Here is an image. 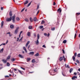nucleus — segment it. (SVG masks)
Returning a JSON list of instances; mask_svg holds the SVG:
<instances>
[{
    "mask_svg": "<svg viewBox=\"0 0 80 80\" xmlns=\"http://www.w3.org/2000/svg\"><path fill=\"white\" fill-rule=\"evenodd\" d=\"M1 10H3V7H1Z\"/></svg>",
    "mask_w": 80,
    "mask_h": 80,
    "instance_id": "nucleus-58",
    "label": "nucleus"
},
{
    "mask_svg": "<svg viewBox=\"0 0 80 80\" xmlns=\"http://www.w3.org/2000/svg\"><path fill=\"white\" fill-rule=\"evenodd\" d=\"M10 57H11L10 55H9L8 57L7 58L6 60H8V59H10Z\"/></svg>",
    "mask_w": 80,
    "mask_h": 80,
    "instance_id": "nucleus-20",
    "label": "nucleus"
},
{
    "mask_svg": "<svg viewBox=\"0 0 80 80\" xmlns=\"http://www.w3.org/2000/svg\"><path fill=\"white\" fill-rule=\"evenodd\" d=\"M77 57H80V53L78 54Z\"/></svg>",
    "mask_w": 80,
    "mask_h": 80,
    "instance_id": "nucleus-37",
    "label": "nucleus"
},
{
    "mask_svg": "<svg viewBox=\"0 0 80 80\" xmlns=\"http://www.w3.org/2000/svg\"><path fill=\"white\" fill-rule=\"evenodd\" d=\"M22 38H23V36H22L21 38L19 40V42H20L21 41H22Z\"/></svg>",
    "mask_w": 80,
    "mask_h": 80,
    "instance_id": "nucleus-42",
    "label": "nucleus"
},
{
    "mask_svg": "<svg viewBox=\"0 0 80 80\" xmlns=\"http://www.w3.org/2000/svg\"><path fill=\"white\" fill-rule=\"evenodd\" d=\"M40 38V35L39 34H37V39L39 40Z\"/></svg>",
    "mask_w": 80,
    "mask_h": 80,
    "instance_id": "nucleus-15",
    "label": "nucleus"
},
{
    "mask_svg": "<svg viewBox=\"0 0 80 80\" xmlns=\"http://www.w3.org/2000/svg\"><path fill=\"white\" fill-rule=\"evenodd\" d=\"M74 75H77V73L76 72H74Z\"/></svg>",
    "mask_w": 80,
    "mask_h": 80,
    "instance_id": "nucleus-51",
    "label": "nucleus"
},
{
    "mask_svg": "<svg viewBox=\"0 0 80 80\" xmlns=\"http://www.w3.org/2000/svg\"><path fill=\"white\" fill-rule=\"evenodd\" d=\"M15 15H14L12 17H10V18H8L6 19L7 22H10L11 20H12L13 23H15Z\"/></svg>",
    "mask_w": 80,
    "mask_h": 80,
    "instance_id": "nucleus-1",
    "label": "nucleus"
},
{
    "mask_svg": "<svg viewBox=\"0 0 80 80\" xmlns=\"http://www.w3.org/2000/svg\"><path fill=\"white\" fill-rule=\"evenodd\" d=\"M40 12V11L39 10H38V12H37V14H38V13H39V12Z\"/></svg>",
    "mask_w": 80,
    "mask_h": 80,
    "instance_id": "nucleus-60",
    "label": "nucleus"
},
{
    "mask_svg": "<svg viewBox=\"0 0 80 80\" xmlns=\"http://www.w3.org/2000/svg\"><path fill=\"white\" fill-rule=\"evenodd\" d=\"M34 21V22H36L37 21V18L36 17H34L33 18Z\"/></svg>",
    "mask_w": 80,
    "mask_h": 80,
    "instance_id": "nucleus-23",
    "label": "nucleus"
},
{
    "mask_svg": "<svg viewBox=\"0 0 80 80\" xmlns=\"http://www.w3.org/2000/svg\"><path fill=\"white\" fill-rule=\"evenodd\" d=\"M33 36L35 37H35H36L37 36V34H36V33H33Z\"/></svg>",
    "mask_w": 80,
    "mask_h": 80,
    "instance_id": "nucleus-33",
    "label": "nucleus"
},
{
    "mask_svg": "<svg viewBox=\"0 0 80 80\" xmlns=\"http://www.w3.org/2000/svg\"><path fill=\"white\" fill-rule=\"evenodd\" d=\"M31 60V59L30 58H28L27 59V61L28 62Z\"/></svg>",
    "mask_w": 80,
    "mask_h": 80,
    "instance_id": "nucleus-16",
    "label": "nucleus"
},
{
    "mask_svg": "<svg viewBox=\"0 0 80 80\" xmlns=\"http://www.w3.org/2000/svg\"><path fill=\"white\" fill-rule=\"evenodd\" d=\"M18 57H20V58H24L23 56L21 55V54H19Z\"/></svg>",
    "mask_w": 80,
    "mask_h": 80,
    "instance_id": "nucleus-6",
    "label": "nucleus"
},
{
    "mask_svg": "<svg viewBox=\"0 0 80 80\" xmlns=\"http://www.w3.org/2000/svg\"><path fill=\"white\" fill-rule=\"evenodd\" d=\"M21 68L22 69V70H25V68H22V67H21Z\"/></svg>",
    "mask_w": 80,
    "mask_h": 80,
    "instance_id": "nucleus-48",
    "label": "nucleus"
},
{
    "mask_svg": "<svg viewBox=\"0 0 80 80\" xmlns=\"http://www.w3.org/2000/svg\"><path fill=\"white\" fill-rule=\"evenodd\" d=\"M76 15H80V13H76Z\"/></svg>",
    "mask_w": 80,
    "mask_h": 80,
    "instance_id": "nucleus-53",
    "label": "nucleus"
},
{
    "mask_svg": "<svg viewBox=\"0 0 80 80\" xmlns=\"http://www.w3.org/2000/svg\"><path fill=\"white\" fill-rule=\"evenodd\" d=\"M62 57H63V58L64 59V60L65 62V56H62Z\"/></svg>",
    "mask_w": 80,
    "mask_h": 80,
    "instance_id": "nucleus-46",
    "label": "nucleus"
},
{
    "mask_svg": "<svg viewBox=\"0 0 80 80\" xmlns=\"http://www.w3.org/2000/svg\"><path fill=\"white\" fill-rule=\"evenodd\" d=\"M27 35L28 37H30V35H31V33H30V32H28L27 33Z\"/></svg>",
    "mask_w": 80,
    "mask_h": 80,
    "instance_id": "nucleus-9",
    "label": "nucleus"
},
{
    "mask_svg": "<svg viewBox=\"0 0 80 80\" xmlns=\"http://www.w3.org/2000/svg\"><path fill=\"white\" fill-rule=\"evenodd\" d=\"M56 4V3H55V2H54L53 5H55Z\"/></svg>",
    "mask_w": 80,
    "mask_h": 80,
    "instance_id": "nucleus-55",
    "label": "nucleus"
},
{
    "mask_svg": "<svg viewBox=\"0 0 80 80\" xmlns=\"http://www.w3.org/2000/svg\"><path fill=\"white\" fill-rule=\"evenodd\" d=\"M47 37H49V36H50V34L49 33H48V35H47Z\"/></svg>",
    "mask_w": 80,
    "mask_h": 80,
    "instance_id": "nucleus-54",
    "label": "nucleus"
},
{
    "mask_svg": "<svg viewBox=\"0 0 80 80\" xmlns=\"http://www.w3.org/2000/svg\"><path fill=\"white\" fill-rule=\"evenodd\" d=\"M78 71H79V72H80V68H79V69H78Z\"/></svg>",
    "mask_w": 80,
    "mask_h": 80,
    "instance_id": "nucleus-64",
    "label": "nucleus"
},
{
    "mask_svg": "<svg viewBox=\"0 0 80 80\" xmlns=\"http://www.w3.org/2000/svg\"><path fill=\"white\" fill-rule=\"evenodd\" d=\"M76 62L78 63H79V61H78V60H76Z\"/></svg>",
    "mask_w": 80,
    "mask_h": 80,
    "instance_id": "nucleus-39",
    "label": "nucleus"
},
{
    "mask_svg": "<svg viewBox=\"0 0 80 80\" xmlns=\"http://www.w3.org/2000/svg\"><path fill=\"white\" fill-rule=\"evenodd\" d=\"M55 28L54 27L51 28L52 30H53V31L55 30Z\"/></svg>",
    "mask_w": 80,
    "mask_h": 80,
    "instance_id": "nucleus-36",
    "label": "nucleus"
},
{
    "mask_svg": "<svg viewBox=\"0 0 80 80\" xmlns=\"http://www.w3.org/2000/svg\"><path fill=\"white\" fill-rule=\"evenodd\" d=\"M28 3V0H27L26 1V2L24 3V5H26V4H27Z\"/></svg>",
    "mask_w": 80,
    "mask_h": 80,
    "instance_id": "nucleus-25",
    "label": "nucleus"
},
{
    "mask_svg": "<svg viewBox=\"0 0 80 80\" xmlns=\"http://www.w3.org/2000/svg\"><path fill=\"white\" fill-rule=\"evenodd\" d=\"M58 12H59V13H61L62 12V10H61V8H59L58 10Z\"/></svg>",
    "mask_w": 80,
    "mask_h": 80,
    "instance_id": "nucleus-11",
    "label": "nucleus"
},
{
    "mask_svg": "<svg viewBox=\"0 0 80 80\" xmlns=\"http://www.w3.org/2000/svg\"><path fill=\"white\" fill-rule=\"evenodd\" d=\"M66 68H70V67H69V66L68 65H67Z\"/></svg>",
    "mask_w": 80,
    "mask_h": 80,
    "instance_id": "nucleus-43",
    "label": "nucleus"
},
{
    "mask_svg": "<svg viewBox=\"0 0 80 80\" xmlns=\"http://www.w3.org/2000/svg\"><path fill=\"white\" fill-rule=\"evenodd\" d=\"M2 62H3L4 63H7V60H5L4 59H2Z\"/></svg>",
    "mask_w": 80,
    "mask_h": 80,
    "instance_id": "nucleus-3",
    "label": "nucleus"
},
{
    "mask_svg": "<svg viewBox=\"0 0 80 80\" xmlns=\"http://www.w3.org/2000/svg\"><path fill=\"white\" fill-rule=\"evenodd\" d=\"M10 27L11 28H14V26H13L12 25H10Z\"/></svg>",
    "mask_w": 80,
    "mask_h": 80,
    "instance_id": "nucleus-19",
    "label": "nucleus"
},
{
    "mask_svg": "<svg viewBox=\"0 0 80 80\" xmlns=\"http://www.w3.org/2000/svg\"><path fill=\"white\" fill-rule=\"evenodd\" d=\"M39 28H40V29H42V28H43V26H40L39 27Z\"/></svg>",
    "mask_w": 80,
    "mask_h": 80,
    "instance_id": "nucleus-32",
    "label": "nucleus"
},
{
    "mask_svg": "<svg viewBox=\"0 0 80 80\" xmlns=\"http://www.w3.org/2000/svg\"><path fill=\"white\" fill-rule=\"evenodd\" d=\"M5 77L8 78V77H9V76H5Z\"/></svg>",
    "mask_w": 80,
    "mask_h": 80,
    "instance_id": "nucleus-57",
    "label": "nucleus"
},
{
    "mask_svg": "<svg viewBox=\"0 0 80 80\" xmlns=\"http://www.w3.org/2000/svg\"><path fill=\"white\" fill-rule=\"evenodd\" d=\"M13 14H12V11H10L9 12V15L10 17H12V16Z\"/></svg>",
    "mask_w": 80,
    "mask_h": 80,
    "instance_id": "nucleus-8",
    "label": "nucleus"
},
{
    "mask_svg": "<svg viewBox=\"0 0 80 80\" xmlns=\"http://www.w3.org/2000/svg\"><path fill=\"white\" fill-rule=\"evenodd\" d=\"M17 40V42H18L19 40V38H18Z\"/></svg>",
    "mask_w": 80,
    "mask_h": 80,
    "instance_id": "nucleus-56",
    "label": "nucleus"
},
{
    "mask_svg": "<svg viewBox=\"0 0 80 80\" xmlns=\"http://www.w3.org/2000/svg\"><path fill=\"white\" fill-rule=\"evenodd\" d=\"M75 78H77V77L76 76H73L72 78V80H74V79H75Z\"/></svg>",
    "mask_w": 80,
    "mask_h": 80,
    "instance_id": "nucleus-7",
    "label": "nucleus"
},
{
    "mask_svg": "<svg viewBox=\"0 0 80 80\" xmlns=\"http://www.w3.org/2000/svg\"><path fill=\"white\" fill-rule=\"evenodd\" d=\"M73 69L72 68H71L69 70L70 73H72V72L73 71Z\"/></svg>",
    "mask_w": 80,
    "mask_h": 80,
    "instance_id": "nucleus-22",
    "label": "nucleus"
},
{
    "mask_svg": "<svg viewBox=\"0 0 80 80\" xmlns=\"http://www.w3.org/2000/svg\"><path fill=\"white\" fill-rule=\"evenodd\" d=\"M11 33L10 32H8L6 33V34H9V35H10Z\"/></svg>",
    "mask_w": 80,
    "mask_h": 80,
    "instance_id": "nucleus-52",
    "label": "nucleus"
},
{
    "mask_svg": "<svg viewBox=\"0 0 80 80\" xmlns=\"http://www.w3.org/2000/svg\"><path fill=\"white\" fill-rule=\"evenodd\" d=\"M7 65L8 66V67H9L10 66V63H9V62H7Z\"/></svg>",
    "mask_w": 80,
    "mask_h": 80,
    "instance_id": "nucleus-35",
    "label": "nucleus"
},
{
    "mask_svg": "<svg viewBox=\"0 0 80 80\" xmlns=\"http://www.w3.org/2000/svg\"><path fill=\"white\" fill-rule=\"evenodd\" d=\"M67 43V40H64L63 41V43Z\"/></svg>",
    "mask_w": 80,
    "mask_h": 80,
    "instance_id": "nucleus-30",
    "label": "nucleus"
},
{
    "mask_svg": "<svg viewBox=\"0 0 80 80\" xmlns=\"http://www.w3.org/2000/svg\"><path fill=\"white\" fill-rule=\"evenodd\" d=\"M62 60H63V58L62 57H60L59 58V61H60V62H62Z\"/></svg>",
    "mask_w": 80,
    "mask_h": 80,
    "instance_id": "nucleus-17",
    "label": "nucleus"
},
{
    "mask_svg": "<svg viewBox=\"0 0 80 80\" xmlns=\"http://www.w3.org/2000/svg\"><path fill=\"white\" fill-rule=\"evenodd\" d=\"M29 55H33L34 54V52H30V53H29Z\"/></svg>",
    "mask_w": 80,
    "mask_h": 80,
    "instance_id": "nucleus-12",
    "label": "nucleus"
},
{
    "mask_svg": "<svg viewBox=\"0 0 80 80\" xmlns=\"http://www.w3.org/2000/svg\"><path fill=\"white\" fill-rule=\"evenodd\" d=\"M62 51L63 52V53H64V54H65V51L64 50H63V49L62 50Z\"/></svg>",
    "mask_w": 80,
    "mask_h": 80,
    "instance_id": "nucleus-45",
    "label": "nucleus"
},
{
    "mask_svg": "<svg viewBox=\"0 0 80 80\" xmlns=\"http://www.w3.org/2000/svg\"><path fill=\"white\" fill-rule=\"evenodd\" d=\"M3 48H2L0 51V53H2V52H3Z\"/></svg>",
    "mask_w": 80,
    "mask_h": 80,
    "instance_id": "nucleus-28",
    "label": "nucleus"
},
{
    "mask_svg": "<svg viewBox=\"0 0 80 80\" xmlns=\"http://www.w3.org/2000/svg\"><path fill=\"white\" fill-rule=\"evenodd\" d=\"M18 28H17L15 30V35H16V34H17V33H18Z\"/></svg>",
    "mask_w": 80,
    "mask_h": 80,
    "instance_id": "nucleus-2",
    "label": "nucleus"
},
{
    "mask_svg": "<svg viewBox=\"0 0 80 80\" xmlns=\"http://www.w3.org/2000/svg\"><path fill=\"white\" fill-rule=\"evenodd\" d=\"M72 60L73 61H75V56H73L72 57Z\"/></svg>",
    "mask_w": 80,
    "mask_h": 80,
    "instance_id": "nucleus-21",
    "label": "nucleus"
},
{
    "mask_svg": "<svg viewBox=\"0 0 80 80\" xmlns=\"http://www.w3.org/2000/svg\"><path fill=\"white\" fill-rule=\"evenodd\" d=\"M54 72H57V68H56L55 69H54Z\"/></svg>",
    "mask_w": 80,
    "mask_h": 80,
    "instance_id": "nucleus-44",
    "label": "nucleus"
},
{
    "mask_svg": "<svg viewBox=\"0 0 80 80\" xmlns=\"http://www.w3.org/2000/svg\"><path fill=\"white\" fill-rule=\"evenodd\" d=\"M32 26H29L28 27L29 29H32Z\"/></svg>",
    "mask_w": 80,
    "mask_h": 80,
    "instance_id": "nucleus-26",
    "label": "nucleus"
},
{
    "mask_svg": "<svg viewBox=\"0 0 80 80\" xmlns=\"http://www.w3.org/2000/svg\"><path fill=\"white\" fill-rule=\"evenodd\" d=\"M34 56L35 57H38V56H39V54H38V53H37L34 55Z\"/></svg>",
    "mask_w": 80,
    "mask_h": 80,
    "instance_id": "nucleus-18",
    "label": "nucleus"
},
{
    "mask_svg": "<svg viewBox=\"0 0 80 80\" xmlns=\"http://www.w3.org/2000/svg\"><path fill=\"white\" fill-rule=\"evenodd\" d=\"M11 60L12 62H14V61H15V58H12L11 59Z\"/></svg>",
    "mask_w": 80,
    "mask_h": 80,
    "instance_id": "nucleus-24",
    "label": "nucleus"
},
{
    "mask_svg": "<svg viewBox=\"0 0 80 80\" xmlns=\"http://www.w3.org/2000/svg\"><path fill=\"white\" fill-rule=\"evenodd\" d=\"M22 32H23V31H21V32L20 33V34H21V33H22Z\"/></svg>",
    "mask_w": 80,
    "mask_h": 80,
    "instance_id": "nucleus-63",
    "label": "nucleus"
},
{
    "mask_svg": "<svg viewBox=\"0 0 80 80\" xmlns=\"http://www.w3.org/2000/svg\"><path fill=\"white\" fill-rule=\"evenodd\" d=\"M44 35H45V36H47V33H44Z\"/></svg>",
    "mask_w": 80,
    "mask_h": 80,
    "instance_id": "nucleus-50",
    "label": "nucleus"
},
{
    "mask_svg": "<svg viewBox=\"0 0 80 80\" xmlns=\"http://www.w3.org/2000/svg\"><path fill=\"white\" fill-rule=\"evenodd\" d=\"M43 48H46V46H45V45H43L42 46Z\"/></svg>",
    "mask_w": 80,
    "mask_h": 80,
    "instance_id": "nucleus-40",
    "label": "nucleus"
},
{
    "mask_svg": "<svg viewBox=\"0 0 80 80\" xmlns=\"http://www.w3.org/2000/svg\"><path fill=\"white\" fill-rule=\"evenodd\" d=\"M20 73V74H21V75H23V74H22V71H21L18 70Z\"/></svg>",
    "mask_w": 80,
    "mask_h": 80,
    "instance_id": "nucleus-34",
    "label": "nucleus"
},
{
    "mask_svg": "<svg viewBox=\"0 0 80 80\" xmlns=\"http://www.w3.org/2000/svg\"><path fill=\"white\" fill-rule=\"evenodd\" d=\"M3 23H4V22H3V21H2L1 22V28H2V27H3Z\"/></svg>",
    "mask_w": 80,
    "mask_h": 80,
    "instance_id": "nucleus-14",
    "label": "nucleus"
},
{
    "mask_svg": "<svg viewBox=\"0 0 80 80\" xmlns=\"http://www.w3.org/2000/svg\"><path fill=\"white\" fill-rule=\"evenodd\" d=\"M24 10H25V8H24L22 9V10L21 11V12H23V11H24Z\"/></svg>",
    "mask_w": 80,
    "mask_h": 80,
    "instance_id": "nucleus-47",
    "label": "nucleus"
},
{
    "mask_svg": "<svg viewBox=\"0 0 80 80\" xmlns=\"http://www.w3.org/2000/svg\"><path fill=\"white\" fill-rule=\"evenodd\" d=\"M38 40L39 39H37V41H35V42L36 43V45H38V44H39V41Z\"/></svg>",
    "mask_w": 80,
    "mask_h": 80,
    "instance_id": "nucleus-5",
    "label": "nucleus"
},
{
    "mask_svg": "<svg viewBox=\"0 0 80 80\" xmlns=\"http://www.w3.org/2000/svg\"><path fill=\"white\" fill-rule=\"evenodd\" d=\"M25 21H26V22H28V19L26 18L25 19Z\"/></svg>",
    "mask_w": 80,
    "mask_h": 80,
    "instance_id": "nucleus-38",
    "label": "nucleus"
},
{
    "mask_svg": "<svg viewBox=\"0 0 80 80\" xmlns=\"http://www.w3.org/2000/svg\"><path fill=\"white\" fill-rule=\"evenodd\" d=\"M45 21H43V20H42L41 22V24H43V23H45Z\"/></svg>",
    "mask_w": 80,
    "mask_h": 80,
    "instance_id": "nucleus-29",
    "label": "nucleus"
},
{
    "mask_svg": "<svg viewBox=\"0 0 80 80\" xmlns=\"http://www.w3.org/2000/svg\"><path fill=\"white\" fill-rule=\"evenodd\" d=\"M30 43V41H28L26 43V47H27L28 45V44Z\"/></svg>",
    "mask_w": 80,
    "mask_h": 80,
    "instance_id": "nucleus-4",
    "label": "nucleus"
},
{
    "mask_svg": "<svg viewBox=\"0 0 80 80\" xmlns=\"http://www.w3.org/2000/svg\"><path fill=\"white\" fill-rule=\"evenodd\" d=\"M77 36V34L75 33V35L74 38H75V36Z\"/></svg>",
    "mask_w": 80,
    "mask_h": 80,
    "instance_id": "nucleus-62",
    "label": "nucleus"
},
{
    "mask_svg": "<svg viewBox=\"0 0 80 80\" xmlns=\"http://www.w3.org/2000/svg\"><path fill=\"white\" fill-rule=\"evenodd\" d=\"M5 43H2V45H5Z\"/></svg>",
    "mask_w": 80,
    "mask_h": 80,
    "instance_id": "nucleus-59",
    "label": "nucleus"
},
{
    "mask_svg": "<svg viewBox=\"0 0 80 80\" xmlns=\"http://www.w3.org/2000/svg\"><path fill=\"white\" fill-rule=\"evenodd\" d=\"M77 53L75 52L74 54V56H75V57H77Z\"/></svg>",
    "mask_w": 80,
    "mask_h": 80,
    "instance_id": "nucleus-49",
    "label": "nucleus"
},
{
    "mask_svg": "<svg viewBox=\"0 0 80 80\" xmlns=\"http://www.w3.org/2000/svg\"><path fill=\"white\" fill-rule=\"evenodd\" d=\"M31 3H32V1L29 3V4H28V5H27V7H29V6H30V4H31Z\"/></svg>",
    "mask_w": 80,
    "mask_h": 80,
    "instance_id": "nucleus-31",
    "label": "nucleus"
},
{
    "mask_svg": "<svg viewBox=\"0 0 80 80\" xmlns=\"http://www.w3.org/2000/svg\"><path fill=\"white\" fill-rule=\"evenodd\" d=\"M32 63H34L35 62V59H33L32 60Z\"/></svg>",
    "mask_w": 80,
    "mask_h": 80,
    "instance_id": "nucleus-27",
    "label": "nucleus"
},
{
    "mask_svg": "<svg viewBox=\"0 0 80 80\" xmlns=\"http://www.w3.org/2000/svg\"><path fill=\"white\" fill-rule=\"evenodd\" d=\"M16 20L18 21L20 20V18H17Z\"/></svg>",
    "mask_w": 80,
    "mask_h": 80,
    "instance_id": "nucleus-41",
    "label": "nucleus"
},
{
    "mask_svg": "<svg viewBox=\"0 0 80 80\" xmlns=\"http://www.w3.org/2000/svg\"><path fill=\"white\" fill-rule=\"evenodd\" d=\"M29 20H30L31 22H33V20L32 18L31 17H30L29 18Z\"/></svg>",
    "mask_w": 80,
    "mask_h": 80,
    "instance_id": "nucleus-13",
    "label": "nucleus"
},
{
    "mask_svg": "<svg viewBox=\"0 0 80 80\" xmlns=\"http://www.w3.org/2000/svg\"><path fill=\"white\" fill-rule=\"evenodd\" d=\"M23 49L25 51V52H26V53H27V49H26V48H25V47H23Z\"/></svg>",
    "mask_w": 80,
    "mask_h": 80,
    "instance_id": "nucleus-10",
    "label": "nucleus"
},
{
    "mask_svg": "<svg viewBox=\"0 0 80 80\" xmlns=\"http://www.w3.org/2000/svg\"><path fill=\"white\" fill-rule=\"evenodd\" d=\"M12 34H9V37H12Z\"/></svg>",
    "mask_w": 80,
    "mask_h": 80,
    "instance_id": "nucleus-61",
    "label": "nucleus"
}]
</instances>
